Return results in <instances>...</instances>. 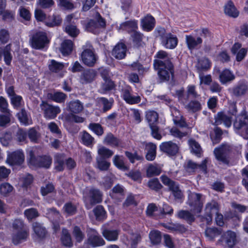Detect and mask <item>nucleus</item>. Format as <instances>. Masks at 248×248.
Masks as SVG:
<instances>
[{
    "instance_id": "obj_1",
    "label": "nucleus",
    "mask_w": 248,
    "mask_h": 248,
    "mask_svg": "<svg viewBox=\"0 0 248 248\" xmlns=\"http://www.w3.org/2000/svg\"><path fill=\"white\" fill-rule=\"evenodd\" d=\"M205 197L201 193L188 191V197L186 204L190 207L191 212L194 214L201 213Z\"/></svg>"
},
{
    "instance_id": "obj_2",
    "label": "nucleus",
    "mask_w": 248,
    "mask_h": 248,
    "mask_svg": "<svg viewBox=\"0 0 248 248\" xmlns=\"http://www.w3.org/2000/svg\"><path fill=\"white\" fill-rule=\"evenodd\" d=\"M233 127L237 134L248 139V114L245 110L236 117Z\"/></svg>"
},
{
    "instance_id": "obj_3",
    "label": "nucleus",
    "mask_w": 248,
    "mask_h": 248,
    "mask_svg": "<svg viewBox=\"0 0 248 248\" xmlns=\"http://www.w3.org/2000/svg\"><path fill=\"white\" fill-rule=\"evenodd\" d=\"M86 30L94 34H99L106 26V20L102 16H95L88 21H81Z\"/></svg>"
},
{
    "instance_id": "obj_4",
    "label": "nucleus",
    "mask_w": 248,
    "mask_h": 248,
    "mask_svg": "<svg viewBox=\"0 0 248 248\" xmlns=\"http://www.w3.org/2000/svg\"><path fill=\"white\" fill-rule=\"evenodd\" d=\"M155 32L160 37L161 44L166 48L172 49L177 46L178 41L176 36L170 32H165L164 28H157Z\"/></svg>"
},
{
    "instance_id": "obj_5",
    "label": "nucleus",
    "mask_w": 248,
    "mask_h": 248,
    "mask_svg": "<svg viewBox=\"0 0 248 248\" xmlns=\"http://www.w3.org/2000/svg\"><path fill=\"white\" fill-rule=\"evenodd\" d=\"M83 199L86 208L90 209L102 201V194L99 189L92 187L85 192Z\"/></svg>"
},
{
    "instance_id": "obj_6",
    "label": "nucleus",
    "mask_w": 248,
    "mask_h": 248,
    "mask_svg": "<svg viewBox=\"0 0 248 248\" xmlns=\"http://www.w3.org/2000/svg\"><path fill=\"white\" fill-rule=\"evenodd\" d=\"M30 43L32 48L44 50L46 49L49 43L47 34L43 31H35L30 39Z\"/></svg>"
},
{
    "instance_id": "obj_7",
    "label": "nucleus",
    "mask_w": 248,
    "mask_h": 248,
    "mask_svg": "<svg viewBox=\"0 0 248 248\" xmlns=\"http://www.w3.org/2000/svg\"><path fill=\"white\" fill-rule=\"evenodd\" d=\"M232 147L226 143H223L215 148L214 153L216 158L225 165H228L230 161V155L232 152Z\"/></svg>"
},
{
    "instance_id": "obj_8",
    "label": "nucleus",
    "mask_w": 248,
    "mask_h": 248,
    "mask_svg": "<svg viewBox=\"0 0 248 248\" xmlns=\"http://www.w3.org/2000/svg\"><path fill=\"white\" fill-rule=\"evenodd\" d=\"M85 46L81 54L82 62L85 65L93 67L96 63L98 57L95 54L94 48L90 43H87Z\"/></svg>"
},
{
    "instance_id": "obj_9",
    "label": "nucleus",
    "mask_w": 248,
    "mask_h": 248,
    "mask_svg": "<svg viewBox=\"0 0 248 248\" xmlns=\"http://www.w3.org/2000/svg\"><path fill=\"white\" fill-rule=\"evenodd\" d=\"M24 224L22 220L16 219L13 223L14 229L16 230H22L13 236V242L17 245L22 241L25 240L29 235V230L24 228Z\"/></svg>"
},
{
    "instance_id": "obj_10",
    "label": "nucleus",
    "mask_w": 248,
    "mask_h": 248,
    "mask_svg": "<svg viewBox=\"0 0 248 248\" xmlns=\"http://www.w3.org/2000/svg\"><path fill=\"white\" fill-rule=\"evenodd\" d=\"M160 179L162 183L167 186L169 190L172 192L175 199L180 202H182L184 197L182 191L179 188L178 185L165 175H162L160 177Z\"/></svg>"
},
{
    "instance_id": "obj_11",
    "label": "nucleus",
    "mask_w": 248,
    "mask_h": 248,
    "mask_svg": "<svg viewBox=\"0 0 248 248\" xmlns=\"http://www.w3.org/2000/svg\"><path fill=\"white\" fill-rule=\"evenodd\" d=\"M87 239L85 241V244L93 248L100 247L105 244L104 240L95 229L89 228L87 229Z\"/></svg>"
},
{
    "instance_id": "obj_12",
    "label": "nucleus",
    "mask_w": 248,
    "mask_h": 248,
    "mask_svg": "<svg viewBox=\"0 0 248 248\" xmlns=\"http://www.w3.org/2000/svg\"><path fill=\"white\" fill-rule=\"evenodd\" d=\"M155 57L157 59L154 61L155 68L164 67L166 64H167L169 67L172 68L173 59L165 51L159 50L156 54Z\"/></svg>"
},
{
    "instance_id": "obj_13",
    "label": "nucleus",
    "mask_w": 248,
    "mask_h": 248,
    "mask_svg": "<svg viewBox=\"0 0 248 248\" xmlns=\"http://www.w3.org/2000/svg\"><path fill=\"white\" fill-rule=\"evenodd\" d=\"M121 97L129 105L137 104L141 101L140 96L137 93H134L132 88L129 86H125L122 89Z\"/></svg>"
},
{
    "instance_id": "obj_14",
    "label": "nucleus",
    "mask_w": 248,
    "mask_h": 248,
    "mask_svg": "<svg viewBox=\"0 0 248 248\" xmlns=\"http://www.w3.org/2000/svg\"><path fill=\"white\" fill-rule=\"evenodd\" d=\"M218 243L224 247L232 248L237 243L236 233L230 230L226 231L222 234Z\"/></svg>"
},
{
    "instance_id": "obj_15",
    "label": "nucleus",
    "mask_w": 248,
    "mask_h": 248,
    "mask_svg": "<svg viewBox=\"0 0 248 248\" xmlns=\"http://www.w3.org/2000/svg\"><path fill=\"white\" fill-rule=\"evenodd\" d=\"M24 158L23 151L18 150L8 154L6 162L11 166H19L24 162Z\"/></svg>"
},
{
    "instance_id": "obj_16",
    "label": "nucleus",
    "mask_w": 248,
    "mask_h": 248,
    "mask_svg": "<svg viewBox=\"0 0 248 248\" xmlns=\"http://www.w3.org/2000/svg\"><path fill=\"white\" fill-rule=\"evenodd\" d=\"M40 107L44 112L45 117L48 119H54L61 112V109L59 107L53 106L44 101L42 102Z\"/></svg>"
},
{
    "instance_id": "obj_17",
    "label": "nucleus",
    "mask_w": 248,
    "mask_h": 248,
    "mask_svg": "<svg viewBox=\"0 0 248 248\" xmlns=\"http://www.w3.org/2000/svg\"><path fill=\"white\" fill-rule=\"evenodd\" d=\"M219 205L215 201L207 202L205 206L204 217L208 224H210L212 221L213 215L217 213L219 211Z\"/></svg>"
},
{
    "instance_id": "obj_18",
    "label": "nucleus",
    "mask_w": 248,
    "mask_h": 248,
    "mask_svg": "<svg viewBox=\"0 0 248 248\" xmlns=\"http://www.w3.org/2000/svg\"><path fill=\"white\" fill-rule=\"evenodd\" d=\"M160 150L170 156L175 155L179 151L177 144L171 141L162 143L159 146Z\"/></svg>"
},
{
    "instance_id": "obj_19",
    "label": "nucleus",
    "mask_w": 248,
    "mask_h": 248,
    "mask_svg": "<svg viewBox=\"0 0 248 248\" xmlns=\"http://www.w3.org/2000/svg\"><path fill=\"white\" fill-rule=\"evenodd\" d=\"M208 159H204L200 164H198L191 160L187 162L186 167V170L189 172H194L197 171L198 169L206 174L207 171V163Z\"/></svg>"
},
{
    "instance_id": "obj_20",
    "label": "nucleus",
    "mask_w": 248,
    "mask_h": 248,
    "mask_svg": "<svg viewBox=\"0 0 248 248\" xmlns=\"http://www.w3.org/2000/svg\"><path fill=\"white\" fill-rule=\"evenodd\" d=\"M96 75V71L94 69L85 70L81 74L79 82L82 84L91 83L95 79Z\"/></svg>"
},
{
    "instance_id": "obj_21",
    "label": "nucleus",
    "mask_w": 248,
    "mask_h": 248,
    "mask_svg": "<svg viewBox=\"0 0 248 248\" xmlns=\"http://www.w3.org/2000/svg\"><path fill=\"white\" fill-rule=\"evenodd\" d=\"M232 117L226 115L223 112H219L215 116V122L214 124L218 125L223 124L227 128L232 125Z\"/></svg>"
},
{
    "instance_id": "obj_22",
    "label": "nucleus",
    "mask_w": 248,
    "mask_h": 248,
    "mask_svg": "<svg viewBox=\"0 0 248 248\" xmlns=\"http://www.w3.org/2000/svg\"><path fill=\"white\" fill-rule=\"evenodd\" d=\"M186 43L189 50H193L199 48L202 43L201 37H195L193 34L186 35Z\"/></svg>"
},
{
    "instance_id": "obj_23",
    "label": "nucleus",
    "mask_w": 248,
    "mask_h": 248,
    "mask_svg": "<svg viewBox=\"0 0 248 248\" xmlns=\"http://www.w3.org/2000/svg\"><path fill=\"white\" fill-rule=\"evenodd\" d=\"M48 67L50 72L59 74L60 77L63 76L65 71L64 70L65 66L62 62H57L54 60L49 61Z\"/></svg>"
},
{
    "instance_id": "obj_24",
    "label": "nucleus",
    "mask_w": 248,
    "mask_h": 248,
    "mask_svg": "<svg viewBox=\"0 0 248 248\" xmlns=\"http://www.w3.org/2000/svg\"><path fill=\"white\" fill-rule=\"evenodd\" d=\"M158 70V74L161 80H169L170 76L173 77L174 75V65L172 64V68L168 66L167 64L164 65V67L160 68H155Z\"/></svg>"
},
{
    "instance_id": "obj_25",
    "label": "nucleus",
    "mask_w": 248,
    "mask_h": 248,
    "mask_svg": "<svg viewBox=\"0 0 248 248\" xmlns=\"http://www.w3.org/2000/svg\"><path fill=\"white\" fill-rule=\"evenodd\" d=\"M38 21H42L48 27L59 25L62 22L61 16H35Z\"/></svg>"
},
{
    "instance_id": "obj_26",
    "label": "nucleus",
    "mask_w": 248,
    "mask_h": 248,
    "mask_svg": "<svg viewBox=\"0 0 248 248\" xmlns=\"http://www.w3.org/2000/svg\"><path fill=\"white\" fill-rule=\"evenodd\" d=\"M217 73L219 74V80L222 84L233 80L235 78V76L233 73L228 69H225L222 71L217 68L216 70Z\"/></svg>"
},
{
    "instance_id": "obj_27",
    "label": "nucleus",
    "mask_w": 248,
    "mask_h": 248,
    "mask_svg": "<svg viewBox=\"0 0 248 248\" xmlns=\"http://www.w3.org/2000/svg\"><path fill=\"white\" fill-rule=\"evenodd\" d=\"M127 47L124 43H118L113 49L112 55L117 59L121 60L125 58Z\"/></svg>"
},
{
    "instance_id": "obj_28",
    "label": "nucleus",
    "mask_w": 248,
    "mask_h": 248,
    "mask_svg": "<svg viewBox=\"0 0 248 248\" xmlns=\"http://www.w3.org/2000/svg\"><path fill=\"white\" fill-rule=\"evenodd\" d=\"M120 230L118 229L105 228L102 233L105 239L109 241H115L118 240Z\"/></svg>"
},
{
    "instance_id": "obj_29",
    "label": "nucleus",
    "mask_w": 248,
    "mask_h": 248,
    "mask_svg": "<svg viewBox=\"0 0 248 248\" xmlns=\"http://www.w3.org/2000/svg\"><path fill=\"white\" fill-rule=\"evenodd\" d=\"M211 65L212 62L209 59L202 57L198 60L196 67L198 73H202L208 71L211 68Z\"/></svg>"
},
{
    "instance_id": "obj_30",
    "label": "nucleus",
    "mask_w": 248,
    "mask_h": 248,
    "mask_svg": "<svg viewBox=\"0 0 248 248\" xmlns=\"http://www.w3.org/2000/svg\"><path fill=\"white\" fill-rule=\"evenodd\" d=\"M97 103L100 107L102 108V111L105 113L110 110L114 104L113 98L107 99L104 97H98L97 98Z\"/></svg>"
},
{
    "instance_id": "obj_31",
    "label": "nucleus",
    "mask_w": 248,
    "mask_h": 248,
    "mask_svg": "<svg viewBox=\"0 0 248 248\" xmlns=\"http://www.w3.org/2000/svg\"><path fill=\"white\" fill-rule=\"evenodd\" d=\"M112 162L114 165L121 170L126 171L129 170V167L123 155H114Z\"/></svg>"
},
{
    "instance_id": "obj_32",
    "label": "nucleus",
    "mask_w": 248,
    "mask_h": 248,
    "mask_svg": "<svg viewBox=\"0 0 248 248\" xmlns=\"http://www.w3.org/2000/svg\"><path fill=\"white\" fill-rule=\"evenodd\" d=\"M155 25V20L153 16H144L141 20V26L144 31H150Z\"/></svg>"
},
{
    "instance_id": "obj_33",
    "label": "nucleus",
    "mask_w": 248,
    "mask_h": 248,
    "mask_svg": "<svg viewBox=\"0 0 248 248\" xmlns=\"http://www.w3.org/2000/svg\"><path fill=\"white\" fill-rule=\"evenodd\" d=\"M72 18L73 16H66L65 21V24L66 25L65 31L70 36L76 37L79 33V31L76 26L70 24Z\"/></svg>"
},
{
    "instance_id": "obj_34",
    "label": "nucleus",
    "mask_w": 248,
    "mask_h": 248,
    "mask_svg": "<svg viewBox=\"0 0 248 248\" xmlns=\"http://www.w3.org/2000/svg\"><path fill=\"white\" fill-rule=\"evenodd\" d=\"M248 91V85L243 82H240L232 89L233 95L238 97L244 95Z\"/></svg>"
},
{
    "instance_id": "obj_35",
    "label": "nucleus",
    "mask_w": 248,
    "mask_h": 248,
    "mask_svg": "<svg viewBox=\"0 0 248 248\" xmlns=\"http://www.w3.org/2000/svg\"><path fill=\"white\" fill-rule=\"evenodd\" d=\"M133 46L136 48L143 47L145 45L143 40L144 35L140 31H135L131 35Z\"/></svg>"
},
{
    "instance_id": "obj_36",
    "label": "nucleus",
    "mask_w": 248,
    "mask_h": 248,
    "mask_svg": "<svg viewBox=\"0 0 248 248\" xmlns=\"http://www.w3.org/2000/svg\"><path fill=\"white\" fill-rule=\"evenodd\" d=\"M72 233L76 242L78 243L82 242L85 237L84 230L78 226L73 227Z\"/></svg>"
},
{
    "instance_id": "obj_37",
    "label": "nucleus",
    "mask_w": 248,
    "mask_h": 248,
    "mask_svg": "<svg viewBox=\"0 0 248 248\" xmlns=\"http://www.w3.org/2000/svg\"><path fill=\"white\" fill-rule=\"evenodd\" d=\"M65 155L63 154H57L54 157L55 169L59 171H62L64 168Z\"/></svg>"
},
{
    "instance_id": "obj_38",
    "label": "nucleus",
    "mask_w": 248,
    "mask_h": 248,
    "mask_svg": "<svg viewBox=\"0 0 248 248\" xmlns=\"http://www.w3.org/2000/svg\"><path fill=\"white\" fill-rule=\"evenodd\" d=\"M194 214L188 210H181L176 215L178 218L186 220L187 223H191L194 221Z\"/></svg>"
},
{
    "instance_id": "obj_39",
    "label": "nucleus",
    "mask_w": 248,
    "mask_h": 248,
    "mask_svg": "<svg viewBox=\"0 0 248 248\" xmlns=\"http://www.w3.org/2000/svg\"><path fill=\"white\" fill-rule=\"evenodd\" d=\"M224 11L227 16H238L239 12L232 0H230L224 6Z\"/></svg>"
},
{
    "instance_id": "obj_40",
    "label": "nucleus",
    "mask_w": 248,
    "mask_h": 248,
    "mask_svg": "<svg viewBox=\"0 0 248 248\" xmlns=\"http://www.w3.org/2000/svg\"><path fill=\"white\" fill-rule=\"evenodd\" d=\"M73 43L70 40H65L61 44L60 51L64 56L70 54L73 50Z\"/></svg>"
},
{
    "instance_id": "obj_41",
    "label": "nucleus",
    "mask_w": 248,
    "mask_h": 248,
    "mask_svg": "<svg viewBox=\"0 0 248 248\" xmlns=\"http://www.w3.org/2000/svg\"><path fill=\"white\" fill-rule=\"evenodd\" d=\"M80 138L81 142L86 146H92L94 143V138L86 131L80 133Z\"/></svg>"
},
{
    "instance_id": "obj_42",
    "label": "nucleus",
    "mask_w": 248,
    "mask_h": 248,
    "mask_svg": "<svg viewBox=\"0 0 248 248\" xmlns=\"http://www.w3.org/2000/svg\"><path fill=\"white\" fill-rule=\"evenodd\" d=\"M145 149L147 150L146 158L148 161L154 160L156 156V146L152 143L146 144Z\"/></svg>"
},
{
    "instance_id": "obj_43",
    "label": "nucleus",
    "mask_w": 248,
    "mask_h": 248,
    "mask_svg": "<svg viewBox=\"0 0 248 248\" xmlns=\"http://www.w3.org/2000/svg\"><path fill=\"white\" fill-rule=\"evenodd\" d=\"M61 241L62 244L65 247H72L73 245L72 238L68 230L63 228L62 230V234L61 236Z\"/></svg>"
},
{
    "instance_id": "obj_44",
    "label": "nucleus",
    "mask_w": 248,
    "mask_h": 248,
    "mask_svg": "<svg viewBox=\"0 0 248 248\" xmlns=\"http://www.w3.org/2000/svg\"><path fill=\"white\" fill-rule=\"evenodd\" d=\"M145 118L149 125L157 124L158 119V114L154 110H149L145 112Z\"/></svg>"
},
{
    "instance_id": "obj_45",
    "label": "nucleus",
    "mask_w": 248,
    "mask_h": 248,
    "mask_svg": "<svg viewBox=\"0 0 248 248\" xmlns=\"http://www.w3.org/2000/svg\"><path fill=\"white\" fill-rule=\"evenodd\" d=\"M185 108L189 112L195 113L200 111L202 108L201 103L195 100L190 101L185 106Z\"/></svg>"
},
{
    "instance_id": "obj_46",
    "label": "nucleus",
    "mask_w": 248,
    "mask_h": 248,
    "mask_svg": "<svg viewBox=\"0 0 248 248\" xmlns=\"http://www.w3.org/2000/svg\"><path fill=\"white\" fill-rule=\"evenodd\" d=\"M69 110L74 113H78L83 109V106L78 100L72 101L68 103Z\"/></svg>"
},
{
    "instance_id": "obj_47",
    "label": "nucleus",
    "mask_w": 248,
    "mask_h": 248,
    "mask_svg": "<svg viewBox=\"0 0 248 248\" xmlns=\"http://www.w3.org/2000/svg\"><path fill=\"white\" fill-rule=\"evenodd\" d=\"M32 228L35 235L38 238L41 239L45 237L46 231L41 224L37 222H34L32 224Z\"/></svg>"
},
{
    "instance_id": "obj_48",
    "label": "nucleus",
    "mask_w": 248,
    "mask_h": 248,
    "mask_svg": "<svg viewBox=\"0 0 248 248\" xmlns=\"http://www.w3.org/2000/svg\"><path fill=\"white\" fill-rule=\"evenodd\" d=\"M41 155L36 156L34 152L31 150L29 152L28 164L30 167L40 168Z\"/></svg>"
},
{
    "instance_id": "obj_49",
    "label": "nucleus",
    "mask_w": 248,
    "mask_h": 248,
    "mask_svg": "<svg viewBox=\"0 0 248 248\" xmlns=\"http://www.w3.org/2000/svg\"><path fill=\"white\" fill-rule=\"evenodd\" d=\"M121 28L128 32L137 31L138 29V21L134 20L126 21L121 24Z\"/></svg>"
},
{
    "instance_id": "obj_50",
    "label": "nucleus",
    "mask_w": 248,
    "mask_h": 248,
    "mask_svg": "<svg viewBox=\"0 0 248 248\" xmlns=\"http://www.w3.org/2000/svg\"><path fill=\"white\" fill-rule=\"evenodd\" d=\"M221 233V229L217 228H208L205 231V234L209 240H213Z\"/></svg>"
},
{
    "instance_id": "obj_51",
    "label": "nucleus",
    "mask_w": 248,
    "mask_h": 248,
    "mask_svg": "<svg viewBox=\"0 0 248 248\" xmlns=\"http://www.w3.org/2000/svg\"><path fill=\"white\" fill-rule=\"evenodd\" d=\"M17 116L20 123L24 125H28L31 124V120L28 116L27 113L24 109H22L17 114Z\"/></svg>"
},
{
    "instance_id": "obj_52",
    "label": "nucleus",
    "mask_w": 248,
    "mask_h": 248,
    "mask_svg": "<svg viewBox=\"0 0 248 248\" xmlns=\"http://www.w3.org/2000/svg\"><path fill=\"white\" fill-rule=\"evenodd\" d=\"M93 213L97 220H103L107 217L106 212L101 205H98L93 210Z\"/></svg>"
},
{
    "instance_id": "obj_53",
    "label": "nucleus",
    "mask_w": 248,
    "mask_h": 248,
    "mask_svg": "<svg viewBox=\"0 0 248 248\" xmlns=\"http://www.w3.org/2000/svg\"><path fill=\"white\" fill-rule=\"evenodd\" d=\"M188 142L192 152L198 157H200L202 152L200 145L193 140H189Z\"/></svg>"
},
{
    "instance_id": "obj_54",
    "label": "nucleus",
    "mask_w": 248,
    "mask_h": 248,
    "mask_svg": "<svg viewBox=\"0 0 248 248\" xmlns=\"http://www.w3.org/2000/svg\"><path fill=\"white\" fill-rule=\"evenodd\" d=\"M104 142L113 147H118L120 143V140L111 133H109L106 136Z\"/></svg>"
},
{
    "instance_id": "obj_55",
    "label": "nucleus",
    "mask_w": 248,
    "mask_h": 248,
    "mask_svg": "<svg viewBox=\"0 0 248 248\" xmlns=\"http://www.w3.org/2000/svg\"><path fill=\"white\" fill-rule=\"evenodd\" d=\"M161 172L160 167L152 164L149 165L146 170V174L148 177L159 175Z\"/></svg>"
},
{
    "instance_id": "obj_56",
    "label": "nucleus",
    "mask_w": 248,
    "mask_h": 248,
    "mask_svg": "<svg viewBox=\"0 0 248 248\" xmlns=\"http://www.w3.org/2000/svg\"><path fill=\"white\" fill-rule=\"evenodd\" d=\"M149 238L153 245H157L161 242V233L158 231H152L149 233Z\"/></svg>"
},
{
    "instance_id": "obj_57",
    "label": "nucleus",
    "mask_w": 248,
    "mask_h": 248,
    "mask_svg": "<svg viewBox=\"0 0 248 248\" xmlns=\"http://www.w3.org/2000/svg\"><path fill=\"white\" fill-rule=\"evenodd\" d=\"M40 161V168L48 169L51 165L52 160L48 155H41Z\"/></svg>"
},
{
    "instance_id": "obj_58",
    "label": "nucleus",
    "mask_w": 248,
    "mask_h": 248,
    "mask_svg": "<svg viewBox=\"0 0 248 248\" xmlns=\"http://www.w3.org/2000/svg\"><path fill=\"white\" fill-rule=\"evenodd\" d=\"M24 214L29 221L32 220L39 216L37 210L34 208H31L25 210L24 212Z\"/></svg>"
},
{
    "instance_id": "obj_59",
    "label": "nucleus",
    "mask_w": 248,
    "mask_h": 248,
    "mask_svg": "<svg viewBox=\"0 0 248 248\" xmlns=\"http://www.w3.org/2000/svg\"><path fill=\"white\" fill-rule=\"evenodd\" d=\"M97 168L102 171L107 170L110 167V162L107 161L104 158L99 157L97 159Z\"/></svg>"
},
{
    "instance_id": "obj_60",
    "label": "nucleus",
    "mask_w": 248,
    "mask_h": 248,
    "mask_svg": "<svg viewBox=\"0 0 248 248\" xmlns=\"http://www.w3.org/2000/svg\"><path fill=\"white\" fill-rule=\"evenodd\" d=\"M50 98L53 101L61 103L65 101L66 95L62 92H57L53 94H51Z\"/></svg>"
},
{
    "instance_id": "obj_61",
    "label": "nucleus",
    "mask_w": 248,
    "mask_h": 248,
    "mask_svg": "<svg viewBox=\"0 0 248 248\" xmlns=\"http://www.w3.org/2000/svg\"><path fill=\"white\" fill-rule=\"evenodd\" d=\"M13 190V186L9 183H4L0 185V194L4 196H7Z\"/></svg>"
},
{
    "instance_id": "obj_62",
    "label": "nucleus",
    "mask_w": 248,
    "mask_h": 248,
    "mask_svg": "<svg viewBox=\"0 0 248 248\" xmlns=\"http://www.w3.org/2000/svg\"><path fill=\"white\" fill-rule=\"evenodd\" d=\"M46 212L48 217L52 221H56L60 218V213L54 208H48Z\"/></svg>"
},
{
    "instance_id": "obj_63",
    "label": "nucleus",
    "mask_w": 248,
    "mask_h": 248,
    "mask_svg": "<svg viewBox=\"0 0 248 248\" xmlns=\"http://www.w3.org/2000/svg\"><path fill=\"white\" fill-rule=\"evenodd\" d=\"M88 127L98 136H101L104 133L103 127L98 123H91Z\"/></svg>"
},
{
    "instance_id": "obj_64",
    "label": "nucleus",
    "mask_w": 248,
    "mask_h": 248,
    "mask_svg": "<svg viewBox=\"0 0 248 248\" xmlns=\"http://www.w3.org/2000/svg\"><path fill=\"white\" fill-rule=\"evenodd\" d=\"M63 209L64 212L69 216L74 215L77 211L76 205L71 202L65 203L63 207Z\"/></svg>"
}]
</instances>
